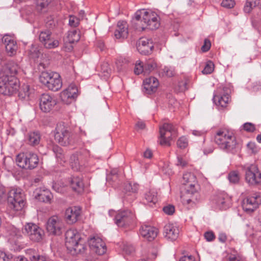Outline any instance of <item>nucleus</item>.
<instances>
[{
    "mask_svg": "<svg viewBox=\"0 0 261 261\" xmlns=\"http://www.w3.org/2000/svg\"><path fill=\"white\" fill-rule=\"evenodd\" d=\"M159 18L158 15L151 10H138L133 19L134 27L139 31L144 30L146 27L151 30L156 29L160 25Z\"/></svg>",
    "mask_w": 261,
    "mask_h": 261,
    "instance_id": "nucleus-1",
    "label": "nucleus"
},
{
    "mask_svg": "<svg viewBox=\"0 0 261 261\" xmlns=\"http://www.w3.org/2000/svg\"><path fill=\"white\" fill-rule=\"evenodd\" d=\"M214 141L221 149L227 152H232L237 144L232 133L226 129L218 130L215 136Z\"/></svg>",
    "mask_w": 261,
    "mask_h": 261,
    "instance_id": "nucleus-2",
    "label": "nucleus"
},
{
    "mask_svg": "<svg viewBox=\"0 0 261 261\" xmlns=\"http://www.w3.org/2000/svg\"><path fill=\"white\" fill-rule=\"evenodd\" d=\"M19 82L16 76H0V93L11 96L17 93L19 88Z\"/></svg>",
    "mask_w": 261,
    "mask_h": 261,
    "instance_id": "nucleus-3",
    "label": "nucleus"
},
{
    "mask_svg": "<svg viewBox=\"0 0 261 261\" xmlns=\"http://www.w3.org/2000/svg\"><path fill=\"white\" fill-rule=\"evenodd\" d=\"M55 139L61 145L67 146L75 143V135L72 134L69 128L63 122L58 123L55 130Z\"/></svg>",
    "mask_w": 261,
    "mask_h": 261,
    "instance_id": "nucleus-4",
    "label": "nucleus"
},
{
    "mask_svg": "<svg viewBox=\"0 0 261 261\" xmlns=\"http://www.w3.org/2000/svg\"><path fill=\"white\" fill-rule=\"evenodd\" d=\"M39 80L42 84L44 85L48 89L53 91H58L62 86L60 75L57 72H42Z\"/></svg>",
    "mask_w": 261,
    "mask_h": 261,
    "instance_id": "nucleus-5",
    "label": "nucleus"
},
{
    "mask_svg": "<svg viewBox=\"0 0 261 261\" xmlns=\"http://www.w3.org/2000/svg\"><path fill=\"white\" fill-rule=\"evenodd\" d=\"M16 161L20 167L31 170L37 166L39 158L36 154L32 152L20 153L17 155Z\"/></svg>",
    "mask_w": 261,
    "mask_h": 261,
    "instance_id": "nucleus-6",
    "label": "nucleus"
},
{
    "mask_svg": "<svg viewBox=\"0 0 261 261\" xmlns=\"http://www.w3.org/2000/svg\"><path fill=\"white\" fill-rule=\"evenodd\" d=\"M9 207L14 211L21 210L25 205L24 195L20 189H12L8 193Z\"/></svg>",
    "mask_w": 261,
    "mask_h": 261,
    "instance_id": "nucleus-7",
    "label": "nucleus"
},
{
    "mask_svg": "<svg viewBox=\"0 0 261 261\" xmlns=\"http://www.w3.org/2000/svg\"><path fill=\"white\" fill-rule=\"evenodd\" d=\"M109 214L111 217L114 216V222L118 227H125L129 225L135 218L133 213L128 210L117 212L111 210L109 211Z\"/></svg>",
    "mask_w": 261,
    "mask_h": 261,
    "instance_id": "nucleus-8",
    "label": "nucleus"
},
{
    "mask_svg": "<svg viewBox=\"0 0 261 261\" xmlns=\"http://www.w3.org/2000/svg\"><path fill=\"white\" fill-rule=\"evenodd\" d=\"M244 170L245 181L249 185L255 186L261 184V173L256 165H246Z\"/></svg>",
    "mask_w": 261,
    "mask_h": 261,
    "instance_id": "nucleus-9",
    "label": "nucleus"
},
{
    "mask_svg": "<svg viewBox=\"0 0 261 261\" xmlns=\"http://www.w3.org/2000/svg\"><path fill=\"white\" fill-rule=\"evenodd\" d=\"M182 204L190 209L196 206L200 200V195L197 192V189L190 188L185 189V192L181 196Z\"/></svg>",
    "mask_w": 261,
    "mask_h": 261,
    "instance_id": "nucleus-10",
    "label": "nucleus"
},
{
    "mask_svg": "<svg viewBox=\"0 0 261 261\" xmlns=\"http://www.w3.org/2000/svg\"><path fill=\"white\" fill-rule=\"evenodd\" d=\"M46 228L49 235L60 236L64 228V224L61 218L53 216L47 220Z\"/></svg>",
    "mask_w": 261,
    "mask_h": 261,
    "instance_id": "nucleus-11",
    "label": "nucleus"
},
{
    "mask_svg": "<svg viewBox=\"0 0 261 261\" xmlns=\"http://www.w3.org/2000/svg\"><path fill=\"white\" fill-rule=\"evenodd\" d=\"M22 231L31 241L36 242H40L44 234L42 228L32 223L25 224Z\"/></svg>",
    "mask_w": 261,
    "mask_h": 261,
    "instance_id": "nucleus-12",
    "label": "nucleus"
},
{
    "mask_svg": "<svg viewBox=\"0 0 261 261\" xmlns=\"http://www.w3.org/2000/svg\"><path fill=\"white\" fill-rule=\"evenodd\" d=\"M39 38L44 47L47 49L55 48L59 45L58 39L49 30L45 29L41 31Z\"/></svg>",
    "mask_w": 261,
    "mask_h": 261,
    "instance_id": "nucleus-13",
    "label": "nucleus"
},
{
    "mask_svg": "<svg viewBox=\"0 0 261 261\" xmlns=\"http://www.w3.org/2000/svg\"><path fill=\"white\" fill-rule=\"evenodd\" d=\"M160 143L162 145H170L169 142L172 136H176V129L173 125L169 123H165L160 127Z\"/></svg>",
    "mask_w": 261,
    "mask_h": 261,
    "instance_id": "nucleus-14",
    "label": "nucleus"
},
{
    "mask_svg": "<svg viewBox=\"0 0 261 261\" xmlns=\"http://www.w3.org/2000/svg\"><path fill=\"white\" fill-rule=\"evenodd\" d=\"M261 203V196L258 193H254L245 198L242 203L243 210L248 213H251L256 210Z\"/></svg>",
    "mask_w": 261,
    "mask_h": 261,
    "instance_id": "nucleus-15",
    "label": "nucleus"
},
{
    "mask_svg": "<svg viewBox=\"0 0 261 261\" xmlns=\"http://www.w3.org/2000/svg\"><path fill=\"white\" fill-rule=\"evenodd\" d=\"M57 103L56 98L48 93L42 94L39 98L40 109L44 113L50 112L54 109Z\"/></svg>",
    "mask_w": 261,
    "mask_h": 261,
    "instance_id": "nucleus-16",
    "label": "nucleus"
},
{
    "mask_svg": "<svg viewBox=\"0 0 261 261\" xmlns=\"http://www.w3.org/2000/svg\"><path fill=\"white\" fill-rule=\"evenodd\" d=\"M213 100L215 105L219 108H225L229 101V95L225 92L224 88H219L214 92Z\"/></svg>",
    "mask_w": 261,
    "mask_h": 261,
    "instance_id": "nucleus-17",
    "label": "nucleus"
},
{
    "mask_svg": "<svg viewBox=\"0 0 261 261\" xmlns=\"http://www.w3.org/2000/svg\"><path fill=\"white\" fill-rule=\"evenodd\" d=\"M89 247L91 251L98 255H103L106 252L107 247L104 242L98 237H93L88 240Z\"/></svg>",
    "mask_w": 261,
    "mask_h": 261,
    "instance_id": "nucleus-18",
    "label": "nucleus"
},
{
    "mask_svg": "<svg viewBox=\"0 0 261 261\" xmlns=\"http://www.w3.org/2000/svg\"><path fill=\"white\" fill-rule=\"evenodd\" d=\"M77 92L76 86L75 85H70L61 92L60 98L64 103L69 104L77 97Z\"/></svg>",
    "mask_w": 261,
    "mask_h": 261,
    "instance_id": "nucleus-19",
    "label": "nucleus"
},
{
    "mask_svg": "<svg viewBox=\"0 0 261 261\" xmlns=\"http://www.w3.org/2000/svg\"><path fill=\"white\" fill-rule=\"evenodd\" d=\"M81 214V208L79 206H71L66 210L65 219L68 224H72L79 219Z\"/></svg>",
    "mask_w": 261,
    "mask_h": 261,
    "instance_id": "nucleus-20",
    "label": "nucleus"
},
{
    "mask_svg": "<svg viewBox=\"0 0 261 261\" xmlns=\"http://www.w3.org/2000/svg\"><path fill=\"white\" fill-rule=\"evenodd\" d=\"M2 42L4 43L6 50L9 56H13L16 54L18 46L13 37L5 35L2 38Z\"/></svg>",
    "mask_w": 261,
    "mask_h": 261,
    "instance_id": "nucleus-21",
    "label": "nucleus"
},
{
    "mask_svg": "<svg viewBox=\"0 0 261 261\" xmlns=\"http://www.w3.org/2000/svg\"><path fill=\"white\" fill-rule=\"evenodd\" d=\"M137 47L140 54L147 55L151 52L153 45L150 39L142 38L138 41Z\"/></svg>",
    "mask_w": 261,
    "mask_h": 261,
    "instance_id": "nucleus-22",
    "label": "nucleus"
},
{
    "mask_svg": "<svg viewBox=\"0 0 261 261\" xmlns=\"http://www.w3.org/2000/svg\"><path fill=\"white\" fill-rule=\"evenodd\" d=\"M19 69V66L16 63L10 61L2 67L0 74L1 75H6L7 76H16Z\"/></svg>",
    "mask_w": 261,
    "mask_h": 261,
    "instance_id": "nucleus-23",
    "label": "nucleus"
},
{
    "mask_svg": "<svg viewBox=\"0 0 261 261\" xmlns=\"http://www.w3.org/2000/svg\"><path fill=\"white\" fill-rule=\"evenodd\" d=\"M159 85L158 80L155 77L146 78L143 82L144 92L147 94L154 93Z\"/></svg>",
    "mask_w": 261,
    "mask_h": 261,
    "instance_id": "nucleus-24",
    "label": "nucleus"
},
{
    "mask_svg": "<svg viewBox=\"0 0 261 261\" xmlns=\"http://www.w3.org/2000/svg\"><path fill=\"white\" fill-rule=\"evenodd\" d=\"M158 229L151 226L143 225L140 229L141 236L149 241H151L157 236Z\"/></svg>",
    "mask_w": 261,
    "mask_h": 261,
    "instance_id": "nucleus-25",
    "label": "nucleus"
},
{
    "mask_svg": "<svg viewBox=\"0 0 261 261\" xmlns=\"http://www.w3.org/2000/svg\"><path fill=\"white\" fill-rule=\"evenodd\" d=\"M178 228L173 224L168 223L164 226V235L166 239L174 241L178 238Z\"/></svg>",
    "mask_w": 261,
    "mask_h": 261,
    "instance_id": "nucleus-26",
    "label": "nucleus"
},
{
    "mask_svg": "<svg viewBox=\"0 0 261 261\" xmlns=\"http://www.w3.org/2000/svg\"><path fill=\"white\" fill-rule=\"evenodd\" d=\"M229 199L227 195L220 193L214 197L213 203L220 210H225L229 207Z\"/></svg>",
    "mask_w": 261,
    "mask_h": 261,
    "instance_id": "nucleus-27",
    "label": "nucleus"
},
{
    "mask_svg": "<svg viewBox=\"0 0 261 261\" xmlns=\"http://www.w3.org/2000/svg\"><path fill=\"white\" fill-rule=\"evenodd\" d=\"M35 193V198L43 202H49L53 197L50 191L44 187L36 189Z\"/></svg>",
    "mask_w": 261,
    "mask_h": 261,
    "instance_id": "nucleus-28",
    "label": "nucleus"
},
{
    "mask_svg": "<svg viewBox=\"0 0 261 261\" xmlns=\"http://www.w3.org/2000/svg\"><path fill=\"white\" fill-rule=\"evenodd\" d=\"M128 24L125 21H119L117 28L114 33V36L117 39H124L128 35Z\"/></svg>",
    "mask_w": 261,
    "mask_h": 261,
    "instance_id": "nucleus-29",
    "label": "nucleus"
},
{
    "mask_svg": "<svg viewBox=\"0 0 261 261\" xmlns=\"http://www.w3.org/2000/svg\"><path fill=\"white\" fill-rule=\"evenodd\" d=\"M80 234L76 230L69 229L65 233V245L66 248L71 247L74 243L80 241Z\"/></svg>",
    "mask_w": 261,
    "mask_h": 261,
    "instance_id": "nucleus-30",
    "label": "nucleus"
},
{
    "mask_svg": "<svg viewBox=\"0 0 261 261\" xmlns=\"http://www.w3.org/2000/svg\"><path fill=\"white\" fill-rule=\"evenodd\" d=\"M157 192L154 189L146 192L144 195L143 203L150 207H153L158 201Z\"/></svg>",
    "mask_w": 261,
    "mask_h": 261,
    "instance_id": "nucleus-31",
    "label": "nucleus"
},
{
    "mask_svg": "<svg viewBox=\"0 0 261 261\" xmlns=\"http://www.w3.org/2000/svg\"><path fill=\"white\" fill-rule=\"evenodd\" d=\"M70 186L72 189L78 193L84 190V183L82 178L79 176H72L70 180Z\"/></svg>",
    "mask_w": 261,
    "mask_h": 261,
    "instance_id": "nucleus-32",
    "label": "nucleus"
},
{
    "mask_svg": "<svg viewBox=\"0 0 261 261\" xmlns=\"http://www.w3.org/2000/svg\"><path fill=\"white\" fill-rule=\"evenodd\" d=\"M183 185L185 186V189L190 188H195L197 186L196 177L193 174L187 172L183 175Z\"/></svg>",
    "mask_w": 261,
    "mask_h": 261,
    "instance_id": "nucleus-33",
    "label": "nucleus"
},
{
    "mask_svg": "<svg viewBox=\"0 0 261 261\" xmlns=\"http://www.w3.org/2000/svg\"><path fill=\"white\" fill-rule=\"evenodd\" d=\"M82 156L77 154H73L70 156V164L74 171H79L82 169L83 163L81 160Z\"/></svg>",
    "mask_w": 261,
    "mask_h": 261,
    "instance_id": "nucleus-34",
    "label": "nucleus"
},
{
    "mask_svg": "<svg viewBox=\"0 0 261 261\" xmlns=\"http://www.w3.org/2000/svg\"><path fill=\"white\" fill-rule=\"evenodd\" d=\"M25 139L28 144L35 146L39 144L41 136L38 132H32L28 134Z\"/></svg>",
    "mask_w": 261,
    "mask_h": 261,
    "instance_id": "nucleus-35",
    "label": "nucleus"
},
{
    "mask_svg": "<svg viewBox=\"0 0 261 261\" xmlns=\"http://www.w3.org/2000/svg\"><path fill=\"white\" fill-rule=\"evenodd\" d=\"M28 253L31 261H51L49 257L45 255L39 254L35 250L30 249L28 250Z\"/></svg>",
    "mask_w": 261,
    "mask_h": 261,
    "instance_id": "nucleus-36",
    "label": "nucleus"
},
{
    "mask_svg": "<svg viewBox=\"0 0 261 261\" xmlns=\"http://www.w3.org/2000/svg\"><path fill=\"white\" fill-rule=\"evenodd\" d=\"M81 242L80 239V241L75 242L71 247H68L67 249L73 254L83 253L86 249V246Z\"/></svg>",
    "mask_w": 261,
    "mask_h": 261,
    "instance_id": "nucleus-37",
    "label": "nucleus"
},
{
    "mask_svg": "<svg viewBox=\"0 0 261 261\" xmlns=\"http://www.w3.org/2000/svg\"><path fill=\"white\" fill-rule=\"evenodd\" d=\"M53 0H36V10L38 13H42L46 11L48 5Z\"/></svg>",
    "mask_w": 261,
    "mask_h": 261,
    "instance_id": "nucleus-38",
    "label": "nucleus"
},
{
    "mask_svg": "<svg viewBox=\"0 0 261 261\" xmlns=\"http://www.w3.org/2000/svg\"><path fill=\"white\" fill-rule=\"evenodd\" d=\"M80 35L79 31L72 30L68 32L67 36V41L69 43L76 42L80 40Z\"/></svg>",
    "mask_w": 261,
    "mask_h": 261,
    "instance_id": "nucleus-39",
    "label": "nucleus"
},
{
    "mask_svg": "<svg viewBox=\"0 0 261 261\" xmlns=\"http://www.w3.org/2000/svg\"><path fill=\"white\" fill-rule=\"evenodd\" d=\"M145 74H147L154 71L157 67L156 63L152 59L147 60L144 64Z\"/></svg>",
    "mask_w": 261,
    "mask_h": 261,
    "instance_id": "nucleus-40",
    "label": "nucleus"
},
{
    "mask_svg": "<svg viewBox=\"0 0 261 261\" xmlns=\"http://www.w3.org/2000/svg\"><path fill=\"white\" fill-rule=\"evenodd\" d=\"M259 0H246L244 7V12L247 13H250L253 8L255 7L259 4Z\"/></svg>",
    "mask_w": 261,
    "mask_h": 261,
    "instance_id": "nucleus-41",
    "label": "nucleus"
},
{
    "mask_svg": "<svg viewBox=\"0 0 261 261\" xmlns=\"http://www.w3.org/2000/svg\"><path fill=\"white\" fill-rule=\"evenodd\" d=\"M53 151L58 161H60L61 163L62 162H65V155L63 154V151L61 148L59 146H55L53 147Z\"/></svg>",
    "mask_w": 261,
    "mask_h": 261,
    "instance_id": "nucleus-42",
    "label": "nucleus"
},
{
    "mask_svg": "<svg viewBox=\"0 0 261 261\" xmlns=\"http://www.w3.org/2000/svg\"><path fill=\"white\" fill-rule=\"evenodd\" d=\"M161 74L163 76H173L175 75L174 68L172 67L166 66L162 69Z\"/></svg>",
    "mask_w": 261,
    "mask_h": 261,
    "instance_id": "nucleus-43",
    "label": "nucleus"
},
{
    "mask_svg": "<svg viewBox=\"0 0 261 261\" xmlns=\"http://www.w3.org/2000/svg\"><path fill=\"white\" fill-rule=\"evenodd\" d=\"M229 181L232 184H237L240 180V176L238 172L231 171L228 176Z\"/></svg>",
    "mask_w": 261,
    "mask_h": 261,
    "instance_id": "nucleus-44",
    "label": "nucleus"
},
{
    "mask_svg": "<svg viewBox=\"0 0 261 261\" xmlns=\"http://www.w3.org/2000/svg\"><path fill=\"white\" fill-rule=\"evenodd\" d=\"M247 149L248 153L254 154L258 151V148L254 142H250L247 145Z\"/></svg>",
    "mask_w": 261,
    "mask_h": 261,
    "instance_id": "nucleus-45",
    "label": "nucleus"
},
{
    "mask_svg": "<svg viewBox=\"0 0 261 261\" xmlns=\"http://www.w3.org/2000/svg\"><path fill=\"white\" fill-rule=\"evenodd\" d=\"M214 69V64L211 61H208L206 62V64L202 70V73L205 74L211 73Z\"/></svg>",
    "mask_w": 261,
    "mask_h": 261,
    "instance_id": "nucleus-46",
    "label": "nucleus"
},
{
    "mask_svg": "<svg viewBox=\"0 0 261 261\" xmlns=\"http://www.w3.org/2000/svg\"><path fill=\"white\" fill-rule=\"evenodd\" d=\"M29 54L30 58H38L40 55V52L38 47L35 45H32L31 49H30Z\"/></svg>",
    "mask_w": 261,
    "mask_h": 261,
    "instance_id": "nucleus-47",
    "label": "nucleus"
},
{
    "mask_svg": "<svg viewBox=\"0 0 261 261\" xmlns=\"http://www.w3.org/2000/svg\"><path fill=\"white\" fill-rule=\"evenodd\" d=\"M29 86L28 85H24L22 86V89L19 93V96L21 98H25L26 97H29L30 95Z\"/></svg>",
    "mask_w": 261,
    "mask_h": 261,
    "instance_id": "nucleus-48",
    "label": "nucleus"
},
{
    "mask_svg": "<svg viewBox=\"0 0 261 261\" xmlns=\"http://www.w3.org/2000/svg\"><path fill=\"white\" fill-rule=\"evenodd\" d=\"M134 72L136 74L143 73L145 75V68L144 64L141 62H137L134 69Z\"/></svg>",
    "mask_w": 261,
    "mask_h": 261,
    "instance_id": "nucleus-49",
    "label": "nucleus"
},
{
    "mask_svg": "<svg viewBox=\"0 0 261 261\" xmlns=\"http://www.w3.org/2000/svg\"><path fill=\"white\" fill-rule=\"evenodd\" d=\"M124 188L126 191L136 193L138 191V185L135 184L132 185V183L129 182L125 185Z\"/></svg>",
    "mask_w": 261,
    "mask_h": 261,
    "instance_id": "nucleus-50",
    "label": "nucleus"
},
{
    "mask_svg": "<svg viewBox=\"0 0 261 261\" xmlns=\"http://www.w3.org/2000/svg\"><path fill=\"white\" fill-rule=\"evenodd\" d=\"M242 129L244 130L252 133L253 132L255 129V127L254 124L250 122H246L242 126Z\"/></svg>",
    "mask_w": 261,
    "mask_h": 261,
    "instance_id": "nucleus-51",
    "label": "nucleus"
},
{
    "mask_svg": "<svg viewBox=\"0 0 261 261\" xmlns=\"http://www.w3.org/2000/svg\"><path fill=\"white\" fill-rule=\"evenodd\" d=\"M177 146L180 148H185L188 145L187 139L185 137H180L177 142Z\"/></svg>",
    "mask_w": 261,
    "mask_h": 261,
    "instance_id": "nucleus-52",
    "label": "nucleus"
},
{
    "mask_svg": "<svg viewBox=\"0 0 261 261\" xmlns=\"http://www.w3.org/2000/svg\"><path fill=\"white\" fill-rule=\"evenodd\" d=\"M123 251L126 254H130L135 250L134 246L129 244H124L122 247Z\"/></svg>",
    "mask_w": 261,
    "mask_h": 261,
    "instance_id": "nucleus-53",
    "label": "nucleus"
},
{
    "mask_svg": "<svg viewBox=\"0 0 261 261\" xmlns=\"http://www.w3.org/2000/svg\"><path fill=\"white\" fill-rule=\"evenodd\" d=\"M235 4L236 3L234 0H223L221 3V6L227 9L233 8Z\"/></svg>",
    "mask_w": 261,
    "mask_h": 261,
    "instance_id": "nucleus-54",
    "label": "nucleus"
},
{
    "mask_svg": "<svg viewBox=\"0 0 261 261\" xmlns=\"http://www.w3.org/2000/svg\"><path fill=\"white\" fill-rule=\"evenodd\" d=\"M80 23V20L78 18L74 16H70L69 18V24L72 27H77Z\"/></svg>",
    "mask_w": 261,
    "mask_h": 261,
    "instance_id": "nucleus-55",
    "label": "nucleus"
},
{
    "mask_svg": "<svg viewBox=\"0 0 261 261\" xmlns=\"http://www.w3.org/2000/svg\"><path fill=\"white\" fill-rule=\"evenodd\" d=\"M163 210L165 214L168 215H171L175 212V207L173 205L169 204L164 206Z\"/></svg>",
    "mask_w": 261,
    "mask_h": 261,
    "instance_id": "nucleus-56",
    "label": "nucleus"
},
{
    "mask_svg": "<svg viewBox=\"0 0 261 261\" xmlns=\"http://www.w3.org/2000/svg\"><path fill=\"white\" fill-rule=\"evenodd\" d=\"M177 163H176V165L178 166L184 167L188 164L187 161L185 159H184L182 156H177Z\"/></svg>",
    "mask_w": 261,
    "mask_h": 261,
    "instance_id": "nucleus-57",
    "label": "nucleus"
},
{
    "mask_svg": "<svg viewBox=\"0 0 261 261\" xmlns=\"http://www.w3.org/2000/svg\"><path fill=\"white\" fill-rule=\"evenodd\" d=\"M204 237L208 242L213 241L215 238L214 233L212 231L205 232L204 234Z\"/></svg>",
    "mask_w": 261,
    "mask_h": 261,
    "instance_id": "nucleus-58",
    "label": "nucleus"
},
{
    "mask_svg": "<svg viewBox=\"0 0 261 261\" xmlns=\"http://www.w3.org/2000/svg\"><path fill=\"white\" fill-rule=\"evenodd\" d=\"M211 46V43L210 40L207 39H205L204 42V44L201 47V50L203 52L207 51Z\"/></svg>",
    "mask_w": 261,
    "mask_h": 261,
    "instance_id": "nucleus-59",
    "label": "nucleus"
},
{
    "mask_svg": "<svg viewBox=\"0 0 261 261\" xmlns=\"http://www.w3.org/2000/svg\"><path fill=\"white\" fill-rule=\"evenodd\" d=\"M229 261H243L238 254H230L228 257Z\"/></svg>",
    "mask_w": 261,
    "mask_h": 261,
    "instance_id": "nucleus-60",
    "label": "nucleus"
},
{
    "mask_svg": "<svg viewBox=\"0 0 261 261\" xmlns=\"http://www.w3.org/2000/svg\"><path fill=\"white\" fill-rule=\"evenodd\" d=\"M10 256L5 252L0 251V261H10Z\"/></svg>",
    "mask_w": 261,
    "mask_h": 261,
    "instance_id": "nucleus-61",
    "label": "nucleus"
},
{
    "mask_svg": "<svg viewBox=\"0 0 261 261\" xmlns=\"http://www.w3.org/2000/svg\"><path fill=\"white\" fill-rule=\"evenodd\" d=\"M179 261H195L194 257L192 255H185L182 256Z\"/></svg>",
    "mask_w": 261,
    "mask_h": 261,
    "instance_id": "nucleus-62",
    "label": "nucleus"
},
{
    "mask_svg": "<svg viewBox=\"0 0 261 261\" xmlns=\"http://www.w3.org/2000/svg\"><path fill=\"white\" fill-rule=\"evenodd\" d=\"M123 63V59L122 58H119L116 62V64L118 70H121L122 69V64Z\"/></svg>",
    "mask_w": 261,
    "mask_h": 261,
    "instance_id": "nucleus-63",
    "label": "nucleus"
},
{
    "mask_svg": "<svg viewBox=\"0 0 261 261\" xmlns=\"http://www.w3.org/2000/svg\"><path fill=\"white\" fill-rule=\"evenodd\" d=\"M253 89L254 91L261 90V81H259L255 83H254Z\"/></svg>",
    "mask_w": 261,
    "mask_h": 261,
    "instance_id": "nucleus-64",
    "label": "nucleus"
}]
</instances>
